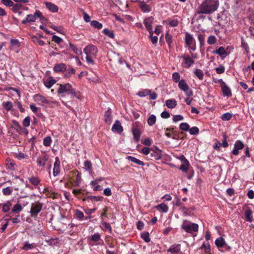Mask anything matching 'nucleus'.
Listing matches in <instances>:
<instances>
[{
	"instance_id": "obj_42",
	"label": "nucleus",
	"mask_w": 254,
	"mask_h": 254,
	"mask_svg": "<svg viewBox=\"0 0 254 254\" xmlns=\"http://www.w3.org/2000/svg\"><path fill=\"white\" fill-rule=\"evenodd\" d=\"M103 32L105 35L108 36L111 38H114L115 37V34L112 30H110L108 28H105L103 30Z\"/></svg>"
},
{
	"instance_id": "obj_64",
	"label": "nucleus",
	"mask_w": 254,
	"mask_h": 254,
	"mask_svg": "<svg viewBox=\"0 0 254 254\" xmlns=\"http://www.w3.org/2000/svg\"><path fill=\"white\" fill-rule=\"evenodd\" d=\"M217 73L221 74L224 72L225 71V67L223 65H220L219 67L216 68L215 69Z\"/></svg>"
},
{
	"instance_id": "obj_40",
	"label": "nucleus",
	"mask_w": 254,
	"mask_h": 254,
	"mask_svg": "<svg viewBox=\"0 0 254 254\" xmlns=\"http://www.w3.org/2000/svg\"><path fill=\"white\" fill-rule=\"evenodd\" d=\"M12 9L15 12H18V11L19 10H20V9H25V8H24L23 7V5H22V4H21L19 2H18L15 4H14L13 3V5H12Z\"/></svg>"
},
{
	"instance_id": "obj_12",
	"label": "nucleus",
	"mask_w": 254,
	"mask_h": 254,
	"mask_svg": "<svg viewBox=\"0 0 254 254\" xmlns=\"http://www.w3.org/2000/svg\"><path fill=\"white\" fill-rule=\"evenodd\" d=\"M245 147L243 142L239 140H236L234 148L232 151V153L234 155H238L239 154V150H241Z\"/></svg>"
},
{
	"instance_id": "obj_52",
	"label": "nucleus",
	"mask_w": 254,
	"mask_h": 254,
	"mask_svg": "<svg viewBox=\"0 0 254 254\" xmlns=\"http://www.w3.org/2000/svg\"><path fill=\"white\" fill-rule=\"evenodd\" d=\"M150 35V38L151 41V42L153 44H156L158 42V37L157 36L153 35V31L149 32Z\"/></svg>"
},
{
	"instance_id": "obj_47",
	"label": "nucleus",
	"mask_w": 254,
	"mask_h": 254,
	"mask_svg": "<svg viewBox=\"0 0 254 254\" xmlns=\"http://www.w3.org/2000/svg\"><path fill=\"white\" fill-rule=\"evenodd\" d=\"M2 205V211L4 212H6L9 210L10 207L11 206V203L9 201H7L6 203H3Z\"/></svg>"
},
{
	"instance_id": "obj_53",
	"label": "nucleus",
	"mask_w": 254,
	"mask_h": 254,
	"mask_svg": "<svg viewBox=\"0 0 254 254\" xmlns=\"http://www.w3.org/2000/svg\"><path fill=\"white\" fill-rule=\"evenodd\" d=\"M189 131L191 135H196L198 133L199 129L196 127H193L190 128Z\"/></svg>"
},
{
	"instance_id": "obj_28",
	"label": "nucleus",
	"mask_w": 254,
	"mask_h": 254,
	"mask_svg": "<svg viewBox=\"0 0 254 254\" xmlns=\"http://www.w3.org/2000/svg\"><path fill=\"white\" fill-rule=\"evenodd\" d=\"M91 240L95 243L96 245H99V241H102L101 239V235L99 233H96L91 236Z\"/></svg>"
},
{
	"instance_id": "obj_22",
	"label": "nucleus",
	"mask_w": 254,
	"mask_h": 254,
	"mask_svg": "<svg viewBox=\"0 0 254 254\" xmlns=\"http://www.w3.org/2000/svg\"><path fill=\"white\" fill-rule=\"evenodd\" d=\"M183 59L186 67L189 68L194 63V60L190 56H185L183 57Z\"/></svg>"
},
{
	"instance_id": "obj_20",
	"label": "nucleus",
	"mask_w": 254,
	"mask_h": 254,
	"mask_svg": "<svg viewBox=\"0 0 254 254\" xmlns=\"http://www.w3.org/2000/svg\"><path fill=\"white\" fill-rule=\"evenodd\" d=\"M56 82V80L53 77L50 76L44 80V84L47 88H50Z\"/></svg>"
},
{
	"instance_id": "obj_9",
	"label": "nucleus",
	"mask_w": 254,
	"mask_h": 254,
	"mask_svg": "<svg viewBox=\"0 0 254 254\" xmlns=\"http://www.w3.org/2000/svg\"><path fill=\"white\" fill-rule=\"evenodd\" d=\"M33 99L39 105H44L50 104V101L45 97L39 94L34 95Z\"/></svg>"
},
{
	"instance_id": "obj_50",
	"label": "nucleus",
	"mask_w": 254,
	"mask_h": 254,
	"mask_svg": "<svg viewBox=\"0 0 254 254\" xmlns=\"http://www.w3.org/2000/svg\"><path fill=\"white\" fill-rule=\"evenodd\" d=\"M150 93V90L149 89H144L142 91H139L137 93V95L139 97H145L147 95H148Z\"/></svg>"
},
{
	"instance_id": "obj_29",
	"label": "nucleus",
	"mask_w": 254,
	"mask_h": 254,
	"mask_svg": "<svg viewBox=\"0 0 254 254\" xmlns=\"http://www.w3.org/2000/svg\"><path fill=\"white\" fill-rule=\"evenodd\" d=\"M139 7L143 12H149L151 11V7L145 3H141Z\"/></svg>"
},
{
	"instance_id": "obj_39",
	"label": "nucleus",
	"mask_w": 254,
	"mask_h": 254,
	"mask_svg": "<svg viewBox=\"0 0 254 254\" xmlns=\"http://www.w3.org/2000/svg\"><path fill=\"white\" fill-rule=\"evenodd\" d=\"M22 210V206L18 203L13 206L11 211L13 213H18Z\"/></svg>"
},
{
	"instance_id": "obj_63",
	"label": "nucleus",
	"mask_w": 254,
	"mask_h": 254,
	"mask_svg": "<svg viewBox=\"0 0 254 254\" xmlns=\"http://www.w3.org/2000/svg\"><path fill=\"white\" fill-rule=\"evenodd\" d=\"M184 120V117L181 115H175L173 117V120L174 122L182 121Z\"/></svg>"
},
{
	"instance_id": "obj_38",
	"label": "nucleus",
	"mask_w": 254,
	"mask_h": 254,
	"mask_svg": "<svg viewBox=\"0 0 254 254\" xmlns=\"http://www.w3.org/2000/svg\"><path fill=\"white\" fill-rule=\"evenodd\" d=\"M111 121H112L111 113V112L109 110H108V111H106L105 113V121L107 124H110L111 123Z\"/></svg>"
},
{
	"instance_id": "obj_15",
	"label": "nucleus",
	"mask_w": 254,
	"mask_h": 254,
	"mask_svg": "<svg viewBox=\"0 0 254 254\" xmlns=\"http://www.w3.org/2000/svg\"><path fill=\"white\" fill-rule=\"evenodd\" d=\"M221 87L224 97H230L232 96L231 89L226 83L223 84Z\"/></svg>"
},
{
	"instance_id": "obj_31",
	"label": "nucleus",
	"mask_w": 254,
	"mask_h": 254,
	"mask_svg": "<svg viewBox=\"0 0 254 254\" xmlns=\"http://www.w3.org/2000/svg\"><path fill=\"white\" fill-rule=\"evenodd\" d=\"M3 108L7 112L10 111L13 107V104L11 102H3L2 103Z\"/></svg>"
},
{
	"instance_id": "obj_62",
	"label": "nucleus",
	"mask_w": 254,
	"mask_h": 254,
	"mask_svg": "<svg viewBox=\"0 0 254 254\" xmlns=\"http://www.w3.org/2000/svg\"><path fill=\"white\" fill-rule=\"evenodd\" d=\"M52 40L53 41H54L56 43H57L58 44H59L60 43H61L63 41L62 38H61L60 37H59L56 35L53 36L52 38Z\"/></svg>"
},
{
	"instance_id": "obj_46",
	"label": "nucleus",
	"mask_w": 254,
	"mask_h": 254,
	"mask_svg": "<svg viewBox=\"0 0 254 254\" xmlns=\"http://www.w3.org/2000/svg\"><path fill=\"white\" fill-rule=\"evenodd\" d=\"M180 129L182 130L187 131L190 129V126L187 123H182L180 125Z\"/></svg>"
},
{
	"instance_id": "obj_8",
	"label": "nucleus",
	"mask_w": 254,
	"mask_h": 254,
	"mask_svg": "<svg viewBox=\"0 0 254 254\" xmlns=\"http://www.w3.org/2000/svg\"><path fill=\"white\" fill-rule=\"evenodd\" d=\"M139 123H135V125L132 128V132L134 140L136 142H138L140 139L141 131L139 128Z\"/></svg>"
},
{
	"instance_id": "obj_7",
	"label": "nucleus",
	"mask_w": 254,
	"mask_h": 254,
	"mask_svg": "<svg viewBox=\"0 0 254 254\" xmlns=\"http://www.w3.org/2000/svg\"><path fill=\"white\" fill-rule=\"evenodd\" d=\"M43 207V204L40 202H35L31 204V207L30 209L31 215L32 217H35L41 211Z\"/></svg>"
},
{
	"instance_id": "obj_56",
	"label": "nucleus",
	"mask_w": 254,
	"mask_h": 254,
	"mask_svg": "<svg viewBox=\"0 0 254 254\" xmlns=\"http://www.w3.org/2000/svg\"><path fill=\"white\" fill-rule=\"evenodd\" d=\"M166 41L170 48L171 47V44L172 43V36L169 33H167L166 35Z\"/></svg>"
},
{
	"instance_id": "obj_26",
	"label": "nucleus",
	"mask_w": 254,
	"mask_h": 254,
	"mask_svg": "<svg viewBox=\"0 0 254 254\" xmlns=\"http://www.w3.org/2000/svg\"><path fill=\"white\" fill-rule=\"evenodd\" d=\"M48 160V157L44 156L43 157H38L37 159V163L39 167H44Z\"/></svg>"
},
{
	"instance_id": "obj_18",
	"label": "nucleus",
	"mask_w": 254,
	"mask_h": 254,
	"mask_svg": "<svg viewBox=\"0 0 254 254\" xmlns=\"http://www.w3.org/2000/svg\"><path fill=\"white\" fill-rule=\"evenodd\" d=\"M112 130L113 131L119 133H121L123 132V128L118 120L116 121L114 124L112 128Z\"/></svg>"
},
{
	"instance_id": "obj_34",
	"label": "nucleus",
	"mask_w": 254,
	"mask_h": 254,
	"mask_svg": "<svg viewBox=\"0 0 254 254\" xmlns=\"http://www.w3.org/2000/svg\"><path fill=\"white\" fill-rule=\"evenodd\" d=\"M215 243L218 247L222 248L225 244V242L223 238L221 237L215 240Z\"/></svg>"
},
{
	"instance_id": "obj_6",
	"label": "nucleus",
	"mask_w": 254,
	"mask_h": 254,
	"mask_svg": "<svg viewBox=\"0 0 254 254\" xmlns=\"http://www.w3.org/2000/svg\"><path fill=\"white\" fill-rule=\"evenodd\" d=\"M162 156V151L158 147L154 146L152 147L150 155L148 156V158L150 160H158L161 158Z\"/></svg>"
},
{
	"instance_id": "obj_35",
	"label": "nucleus",
	"mask_w": 254,
	"mask_h": 254,
	"mask_svg": "<svg viewBox=\"0 0 254 254\" xmlns=\"http://www.w3.org/2000/svg\"><path fill=\"white\" fill-rule=\"evenodd\" d=\"M156 121V116L154 115H150L148 120H147V123L149 126H152L154 125Z\"/></svg>"
},
{
	"instance_id": "obj_33",
	"label": "nucleus",
	"mask_w": 254,
	"mask_h": 254,
	"mask_svg": "<svg viewBox=\"0 0 254 254\" xmlns=\"http://www.w3.org/2000/svg\"><path fill=\"white\" fill-rule=\"evenodd\" d=\"M64 72V76L68 78L75 73V70L73 68H66Z\"/></svg>"
},
{
	"instance_id": "obj_49",
	"label": "nucleus",
	"mask_w": 254,
	"mask_h": 254,
	"mask_svg": "<svg viewBox=\"0 0 254 254\" xmlns=\"http://www.w3.org/2000/svg\"><path fill=\"white\" fill-rule=\"evenodd\" d=\"M52 142V138L50 136H46L43 139V145L45 146H50Z\"/></svg>"
},
{
	"instance_id": "obj_14",
	"label": "nucleus",
	"mask_w": 254,
	"mask_h": 254,
	"mask_svg": "<svg viewBox=\"0 0 254 254\" xmlns=\"http://www.w3.org/2000/svg\"><path fill=\"white\" fill-rule=\"evenodd\" d=\"M185 43L188 46H190L191 45H195V40L193 37V36L189 33L188 32L186 33L185 34Z\"/></svg>"
},
{
	"instance_id": "obj_13",
	"label": "nucleus",
	"mask_w": 254,
	"mask_h": 254,
	"mask_svg": "<svg viewBox=\"0 0 254 254\" xmlns=\"http://www.w3.org/2000/svg\"><path fill=\"white\" fill-rule=\"evenodd\" d=\"M60 161L59 157L55 158V162L54 164L53 174L54 177L57 176L60 173Z\"/></svg>"
},
{
	"instance_id": "obj_44",
	"label": "nucleus",
	"mask_w": 254,
	"mask_h": 254,
	"mask_svg": "<svg viewBox=\"0 0 254 254\" xmlns=\"http://www.w3.org/2000/svg\"><path fill=\"white\" fill-rule=\"evenodd\" d=\"M29 182L34 186H37L39 183L40 180L37 177H32L28 178Z\"/></svg>"
},
{
	"instance_id": "obj_5",
	"label": "nucleus",
	"mask_w": 254,
	"mask_h": 254,
	"mask_svg": "<svg viewBox=\"0 0 254 254\" xmlns=\"http://www.w3.org/2000/svg\"><path fill=\"white\" fill-rule=\"evenodd\" d=\"M179 88L183 91L187 96L190 97L193 95L192 91L190 87L185 79H181L178 83Z\"/></svg>"
},
{
	"instance_id": "obj_19",
	"label": "nucleus",
	"mask_w": 254,
	"mask_h": 254,
	"mask_svg": "<svg viewBox=\"0 0 254 254\" xmlns=\"http://www.w3.org/2000/svg\"><path fill=\"white\" fill-rule=\"evenodd\" d=\"M66 65L64 63H61L56 64L53 70L56 72H64L66 70Z\"/></svg>"
},
{
	"instance_id": "obj_36",
	"label": "nucleus",
	"mask_w": 254,
	"mask_h": 254,
	"mask_svg": "<svg viewBox=\"0 0 254 254\" xmlns=\"http://www.w3.org/2000/svg\"><path fill=\"white\" fill-rule=\"evenodd\" d=\"M194 73L197 77L200 80H202L204 76L203 72L200 69H196L194 71Z\"/></svg>"
},
{
	"instance_id": "obj_27",
	"label": "nucleus",
	"mask_w": 254,
	"mask_h": 254,
	"mask_svg": "<svg viewBox=\"0 0 254 254\" xmlns=\"http://www.w3.org/2000/svg\"><path fill=\"white\" fill-rule=\"evenodd\" d=\"M34 244H30L29 241H25L24 243V245L23 247L21 248V249L27 251L28 250H32L34 248Z\"/></svg>"
},
{
	"instance_id": "obj_21",
	"label": "nucleus",
	"mask_w": 254,
	"mask_h": 254,
	"mask_svg": "<svg viewBox=\"0 0 254 254\" xmlns=\"http://www.w3.org/2000/svg\"><path fill=\"white\" fill-rule=\"evenodd\" d=\"M213 53L219 55L222 59L225 58L227 55L226 50L223 47H220L218 50L214 51Z\"/></svg>"
},
{
	"instance_id": "obj_51",
	"label": "nucleus",
	"mask_w": 254,
	"mask_h": 254,
	"mask_svg": "<svg viewBox=\"0 0 254 254\" xmlns=\"http://www.w3.org/2000/svg\"><path fill=\"white\" fill-rule=\"evenodd\" d=\"M207 42L209 45H213L216 42V38L214 35L209 36Z\"/></svg>"
},
{
	"instance_id": "obj_61",
	"label": "nucleus",
	"mask_w": 254,
	"mask_h": 254,
	"mask_svg": "<svg viewBox=\"0 0 254 254\" xmlns=\"http://www.w3.org/2000/svg\"><path fill=\"white\" fill-rule=\"evenodd\" d=\"M75 213L76 217L78 219H79V220L83 219L84 215L82 211H80L79 210L76 209L75 211Z\"/></svg>"
},
{
	"instance_id": "obj_59",
	"label": "nucleus",
	"mask_w": 254,
	"mask_h": 254,
	"mask_svg": "<svg viewBox=\"0 0 254 254\" xmlns=\"http://www.w3.org/2000/svg\"><path fill=\"white\" fill-rule=\"evenodd\" d=\"M23 125L25 127H28L30 126V118L28 116L26 117L23 121Z\"/></svg>"
},
{
	"instance_id": "obj_4",
	"label": "nucleus",
	"mask_w": 254,
	"mask_h": 254,
	"mask_svg": "<svg viewBox=\"0 0 254 254\" xmlns=\"http://www.w3.org/2000/svg\"><path fill=\"white\" fill-rule=\"evenodd\" d=\"M40 18L41 19L44 18L42 12L39 10H36L34 14H28L26 18L22 21L23 24H26L27 23H31L35 21L36 18Z\"/></svg>"
},
{
	"instance_id": "obj_2",
	"label": "nucleus",
	"mask_w": 254,
	"mask_h": 254,
	"mask_svg": "<svg viewBox=\"0 0 254 254\" xmlns=\"http://www.w3.org/2000/svg\"><path fill=\"white\" fill-rule=\"evenodd\" d=\"M219 3L218 0H205L198 7V14H209L217 10Z\"/></svg>"
},
{
	"instance_id": "obj_25",
	"label": "nucleus",
	"mask_w": 254,
	"mask_h": 254,
	"mask_svg": "<svg viewBox=\"0 0 254 254\" xmlns=\"http://www.w3.org/2000/svg\"><path fill=\"white\" fill-rule=\"evenodd\" d=\"M127 159L129 161H131L132 162H133L138 165L140 166H144V163L143 162L141 161V160L136 158L134 157L131 156H127L126 157Z\"/></svg>"
},
{
	"instance_id": "obj_24",
	"label": "nucleus",
	"mask_w": 254,
	"mask_h": 254,
	"mask_svg": "<svg viewBox=\"0 0 254 254\" xmlns=\"http://www.w3.org/2000/svg\"><path fill=\"white\" fill-rule=\"evenodd\" d=\"M181 250V246L179 244L174 245L172 246L168 250V252L171 254H178Z\"/></svg>"
},
{
	"instance_id": "obj_10",
	"label": "nucleus",
	"mask_w": 254,
	"mask_h": 254,
	"mask_svg": "<svg viewBox=\"0 0 254 254\" xmlns=\"http://www.w3.org/2000/svg\"><path fill=\"white\" fill-rule=\"evenodd\" d=\"M83 52L87 56L95 57L98 52V50L95 46L92 45L86 47L84 49Z\"/></svg>"
},
{
	"instance_id": "obj_1",
	"label": "nucleus",
	"mask_w": 254,
	"mask_h": 254,
	"mask_svg": "<svg viewBox=\"0 0 254 254\" xmlns=\"http://www.w3.org/2000/svg\"><path fill=\"white\" fill-rule=\"evenodd\" d=\"M59 87L57 89L58 95L61 97H64L66 95H70V98L76 97L80 98L79 92L74 88L72 85L69 83L57 84Z\"/></svg>"
},
{
	"instance_id": "obj_32",
	"label": "nucleus",
	"mask_w": 254,
	"mask_h": 254,
	"mask_svg": "<svg viewBox=\"0 0 254 254\" xmlns=\"http://www.w3.org/2000/svg\"><path fill=\"white\" fill-rule=\"evenodd\" d=\"M158 210L166 213L168 211V206L164 203H162L156 206Z\"/></svg>"
},
{
	"instance_id": "obj_3",
	"label": "nucleus",
	"mask_w": 254,
	"mask_h": 254,
	"mask_svg": "<svg viewBox=\"0 0 254 254\" xmlns=\"http://www.w3.org/2000/svg\"><path fill=\"white\" fill-rule=\"evenodd\" d=\"M181 228L186 232L192 233L198 231V225L196 223L190 222L188 220H184L181 226Z\"/></svg>"
},
{
	"instance_id": "obj_43",
	"label": "nucleus",
	"mask_w": 254,
	"mask_h": 254,
	"mask_svg": "<svg viewBox=\"0 0 254 254\" xmlns=\"http://www.w3.org/2000/svg\"><path fill=\"white\" fill-rule=\"evenodd\" d=\"M252 211L251 209L248 208L245 211V217L247 221L252 222V219L251 218V215Z\"/></svg>"
},
{
	"instance_id": "obj_54",
	"label": "nucleus",
	"mask_w": 254,
	"mask_h": 254,
	"mask_svg": "<svg viewBox=\"0 0 254 254\" xmlns=\"http://www.w3.org/2000/svg\"><path fill=\"white\" fill-rule=\"evenodd\" d=\"M232 117V115L231 114L229 113H226L224 114L222 117L221 119L223 121H229Z\"/></svg>"
},
{
	"instance_id": "obj_41",
	"label": "nucleus",
	"mask_w": 254,
	"mask_h": 254,
	"mask_svg": "<svg viewBox=\"0 0 254 254\" xmlns=\"http://www.w3.org/2000/svg\"><path fill=\"white\" fill-rule=\"evenodd\" d=\"M101 223L104 227L102 228L104 231L108 230L110 233L112 232V227L109 223L105 222L103 220L102 221Z\"/></svg>"
},
{
	"instance_id": "obj_23",
	"label": "nucleus",
	"mask_w": 254,
	"mask_h": 254,
	"mask_svg": "<svg viewBox=\"0 0 254 254\" xmlns=\"http://www.w3.org/2000/svg\"><path fill=\"white\" fill-rule=\"evenodd\" d=\"M47 8L52 12H56L58 11V7L55 4L50 2H45Z\"/></svg>"
},
{
	"instance_id": "obj_55",
	"label": "nucleus",
	"mask_w": 254,
	"mask_h": 254,
	"mask_svg": "<svg viewBox=\"0 0 254 254\" xmlns=\"http://www.w3.org/2000/svg\"><path fill=\"white\" fill-rule=\"evenodd\" d=\"M151 149H152V148H148L147 147H144L142 148L141 153H142V154H143L145 155L149 156Z\"/></svg>"
},
{
	"instance_id": "obj_48",
	"label": "nucleus",
	"mask_w": 254,
	"mask_h": 254,
	"mask_svg": "<svg viewBox=\"0 0 254 254\" xmlns=\"http://www.w3.org/2000/svg\"><path fill=\"white\" fill-rule=\"evenodd\" d=\"M69 47L75 54L78 55H81L82 54L81 49L77 48L74 45L72 44H69Z\"/></svg>"
},
{
	"instance_id": "obj_30",
	"label": "nucleus",
	"mask_w": 254,
	"mask_h": 254,
	"mask_svg": "<svg viewBox=\"0 0 254 254\" xmlns=\"http://www.w3.org/2000/svg\"><path fill=\"white\" fill-rule=\"evenodd\" d=\"M166 105L169 108L173 109L177 105V102L174 99H168L166 101Z\"/></svg>"
},
{
	"instance_id": "obj_58",
	"label": "nucleus",
	"mask_w": 254,
	"mask_h": 254,
	"mask_svg": "<svg viewBox=\"0 0 254 254\" xmlns=\"http://www.w3.org/2000/svg\"><path fill=\"white\" fill-rule=\"evenodd\" d=\"M141 237L146 242H149L150 241L149 234L148 232H145L141 234Z\"/></svg>"
},
{
	"instance_id": "obj_16",
	"label": "nucleus",
	"mask_w": 254,
	"mask_h": 254,
	"mask_svg": "<svg viewBox=\"0 0 254 254\" xmlns=\"http://www.w3.org/2000/svg\"><path fill=\"white\" fill-rule=\"evenodd\" d=\"M11 48L10 49L14 51L16 53L19 52L20 43L17 39H11L10 40Z\"/></svg>"
},
{
	"instance_id": "obj_37",
	"label": "nucleus",
	"mask_w": 254,
	"mask_h": 254,
	"mask_svg": "<svg viewBox=\"0 0 254 254\" xmlns=\"http://www.w3.org/2000/svg\"><path fill=\"white\" fill-rule=\"evenodd\" d=\"M91 25L94 28H96L97 29H101L103 27L102 24L96 20L91 21Z\"/></svg>"
},
{
	"instance_id": "obj_11",
	"label": "nucleus",
	"mask_w": 254,
	"mask_h": 254,
	"mask_svg": "<svg viewBox=\"0 0 254 254\" xmlns=\"http://www.w3.org/2000/svg\"><path fill=\"white\" fill-rule=\"evenodd\" d=\"M180 159L182 161L183 164L180 167L179 169L184 172L187 173L190 167L189 161L184 155H182Z\"/></svg>"
},
{
	"instance_id": "obj_17",
	"label": "nucleus",
	"mask_w": 254,
	"mask_h": 254,
	"mask_svg": "<svg viewBox=\"0 0 254 254\" xmlns=\"http://www.w3.org/2000/svg\"><path fill=\"white\" fill-rule=\"evenodd\" d=\"M153 18L152 17L146 18L143 21L145 27L148 32L152 31V24L153 23Z\"/></svg>"
},
{
	"instance_id": "obj_57",
	"label": "nucleus",
	"mask_w": 254,
	"mask_h": 254,
	"mask_svg": "<svg viewBox=\"0 0 254 254\" xmlns=\"http://www.w3.org/2000/svg\"><path fill=\"white\" fill-rule=\"evenodd\" d=\"M241 42H242V47L245 50L247 54H249V47L248 44L246 42H245L243 39H242V40H241Z\"/></svg>"
},
{
	"instance_id": "obj_60",
	"label": "nucleus",
	"mask_w": 254,
	"mask_h": 254,
	"mask_svg": "<svg viewBox=\"0 0 254 254\" xmlns=\"http://www.w3.org/2000/svg\"><path fill=\"white\" fill-rule=\"evenodd\" d=\"M12 190L9 187H6L2 189V192L5 195H10L12 192Z\"/></svg>"
},
{
	"instance_id": "obj_45",
	"label": "nucleus",
	"mask_w": 254,
	"mask_h": 254,
	"mask_svg": "<svg viewBox=\"0 0 254 254\" xmlns=\"http://www.w3.org/2000/svg\"><path fill=\"white\" fill-rule=\"evenodd\" d=\"M180 75L177 72H175L172 74V80L175 83H179L180 80Z\"/></svg>"
}]
</instances>
